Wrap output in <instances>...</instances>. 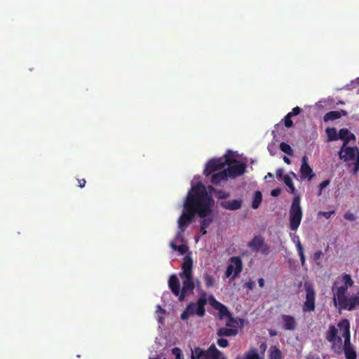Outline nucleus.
<instances>
[{"label": "nucleus", "instance_id": "1", "mask_svg": "<svg viewBox=\"0 0 359 359\" xmlns=\"http://www.w3.org/2000/svg\"><path fill=\"white\" fill-rule=\"evenodd\" d=\"M214 200L201 182L194 186L188 192L184 203V210L177 220V237L183 236L196 214L201 218L209 215Z\"/></svg>", "mask_w": 359, "mask_h": 359}, {"label": "nucleus", "instance_id": "2", "mask_svg": "<svg viewBox=\"0 0 359 359\" xmlns=\"http://www.w3.org/2000/svg\"><path fill=\"white\" fill-rule=\"evenodd\" d=\"M182 287H180V282L175 274H172L168 280V287L172 293L178 297L180 302H183L185 297L192 294L195 284L192 276H183Z\"/></svg>", "mask_w": 359, "mask_h": 359}, {"label": "nucleus", "instance_id": "3", "mask_svg": "<svg viewBox=\"0 0 359 359\" xmlns=\"http://www.w3.org/2000/svg\"><path fill=\"white\" fill-rule=\"evenodd\" d=\"M338 327L344 337V352L346 359H356L357 355L351 343L350 323L347 319H343L338 323Z\"/></svg>", "mask_w": 359, "mask_h": 359}, {"label": "nucleus", "instance_id": "4", "mask_svg": "<svg viewBox=\"0 0 359 359\" xmlns=\"http://www.w3.org/2000/svg\"><path fill=\"white\" fill-rule=\"evenodd\" d=\"M206 304V293L203 292V294L198 299L196 302H191L187 306L185 311L181 314V319L186 320L190 316L194 315L203 317L205 313V306Z\"/></svg>", "mask_w": 359, "mask_h": 359}, {"label": "nucleus", "instance_id": "5", "mask_svg": "<svg viewBox=\"0 0 359 359\" xmlns=\"http://www.w3.org/2000/svg\"><path fill=\"white\" fill-rule=\"evenodd\" d=\"M300 201L299 196H294L289 210V223L292 231L297 230L302 219L303 212Z\"/></svg>", "mask_w": 359, "mask_h": 359}, {"label": "nucleus", "instance_id": "6", "mask_svg": "<svg viewBox=\"0 0 359 359\" xmlns=\"http://www.w3.org/2000/svg\"><path fill=\"white\" fill-rule=\"evenodd\" d=\"M339 309L353 311L359 307V291L352 294H346L336 300Z\"/></svg>", "mask_w": 359, "mask_h": 359}, {"label": "nucleus", "instance_id": "7", "mask_svg": "<svg viewBox=\"0 0 359 359\" xmlns=\"http://www.w3.org/2000/svg\"><path fill=\"white\" fill-rule=\"evenodd\" d=\"M304 289L306 297L302 305V311L304 313H311L314 311L316 309V292L313 287L308 283H305Z\"/></svg>", "mask_w": 359, "mask_h": 359}, {"label": "nucleus", "instance_id": "8", "mask_svg": "<svg viewBox=\"0 0 359 359\" xmlns=\"http://www.w3.org/2000/svg\"><path fill=\"white\" fill-rule=\"evenodd\" d=\"M338 330L333 325L329 326L326 332V339L332 344V348L335 352L339 353L341 350L342 339L337 335Z\"/></svg>", "mask_w": 359, "mask_h": 359}, {"label": "nucleus", "instance_id": "9", "mask_svg": "<svg viewBox=\"0 0 359 359\" xmlns=\"http://www.w3.org/2000/svg\"><path fill=\"white\" fill-rule=\"evenodd\" d=\"M358 152L357 147H348L342 145L339 151V158L344 162L353 161Z\"/></svg>", "mask_w": 359, "mask_h": 359}, {"label": "nucleus", "instance_id": "10", "mask_svg": "<svg viewBox=\"0 0 359 359\" xmlns=\"http://www.w3.org/2000/svg\"><path fill=\"white\" fill-rule=\"evenodd\" d=\"M210 303L211 306L219 311V317L220 319H223L224 317H227L229 320L231 322H235L234 318L232 317L231 313L229 311L227 307L217 301L212 296L211 297Z\"/></svg>", "mask_w": 359, "mask_h": 359}, {"label": "nucleus", "instance_id": "11", "mask_svg": "<svg viewBox=\"0 0 359 359\" xmlns=\"http://www.w3.org/2000/svg\"><path fill=\"white\" fill-rule=\"evenodd\" d=\"M231 264L227 266L226 276L230 277L233 273V278L236 277L242 271V261L239 257H233L231 258Z\"/></svg>", "mask_w": 359, "mask_h": 359}, {"label": "nucleus", "instance_id": "12", "mask_svg": "<svg viewBox=\"0 0 359 359\" xmlns=\"http://www.w3.org/2000/svg\"><path fill=\"white\" fill-rule=\"evenodd\" d=\"M223 168V163L219 158H212L206 163L203 173L206 177H208L212 175L213 172L220 170Z\"/></svg>", "mask_w": 359, "mask_h": 359}, {"label": "nucleus", "instance_id": "13", "mask_svg": "<svg viewBox=\"0 0 359 359\" xmlns=\"http://www.w3.org/2000/svg\"><path fill=\"white\" fill-rule=\"evenodd\" d=\"M232 323L229 320L226 324V327L218 329L217 332V336L219 337L236 336L238 332V327L233 325ZM233 323H236V321L235 320Z\"/></svg>", "mask_w": 359, "mask_h": 359}, {"label": "nucleus", "instance_id": "14", "mask_svg": "<svg viewBox=\"0 0 359 359\" xmlns=\"http://www.w3.org/2000/svg\"><path fill=\"white\" fill-rule=\"evenodd\" d=\"M315 174L313 169L308 163V158L304 156L302 158V165L300 168V176L302 180L308 179L311 180Z\"/></svg>", "mask_w": 359, "mask_h": 359}, {"label": "nucleus", "instance_id": "15", "mask_svg": "<svg viewBox=\"0 0 359 359\" xmlns=\"http://www.w3.org/2000/svg\"><path fill=\"white\" fill-rule=\"evenodd\" d=\"M229 177H236L242 175L246 170V165L243 163H238L229 165L225 169Z\"/></svg>", "mask_w": 359, "mask_h": 359}, {"label": "nucleus", "instance_id": "16", "mask_svg": "<svg viewBox=\"0 0 359 359\" xmlns=\"http://www.w3.org/2000/svg\"><path fill=\"white\" fill-rule=\"evenodd\" d=\"M192 266L193 260L191 257L188 255L185 256L182 264V271L179 274L181 279H183V276H192Z\"/></svg>", "mask_w": 359, "mask_h": 359}, {"label": "nucleus", "instance_id": "17", "mask_svg": "<svg viewBox=\"0 0 359 359\" xmlns=\"http://www.w3.org/2000/svg\"><path fill=\"white\" fill-rule=\"evenodd\" d=\"M283 328L285 330H294L297 327V322L292 316L283 314L281 316Z\"/></svg>", "mask_w": 359, "mask_h": 359}, {"label": "nucleus", "instance_id": "18", "mask_svg": "<svg viewBox=\"0 0 359 359\" xmlns=\"http://www.w3.org/2000/svg\"><path fill=\"white\" fill-rule=\"evenodd\" d=\"M220 205L222 208L226 210H236L241 208L242 201L238 199L225 201L221 202Z\"/></svg>", "mask_w": 359, "mask_h": 359}, {"label": "nucleus", "instance_id": "19", "mask_svg": "<svg viewBox=\"0 0 359 359\" xmlns=\"http://www.w3.org/2000/svg\"><path fill=\"white\" fill-rule=\"evenodd\" d=\"M355 135L351 133L347 128L339 130V140L343 141V145H347L350 141H355Z\"/></svg>", "mask_w": 359, "mask_h": 359}, {"label": "nucleus", "instance_id": "20", "mask_svg": "<svg viewBox=\"0 0 359 359\" xmlns=\"http://www.w3.org/2000/svg\"><path fill=\"white\" fill-rule=\"evenodd\" d=\"M350 287L351 286H349V285H346L344 284L339 287H337L336 288V290L332 288V291H333V299H333V302H334V304L335 306H337L336 300L339 299V298H341L344 295L348 294L347 290H348V288Z\"/></svg>", "mask_w": 359, "mask_h": 359}, {"label": "nucleus", "instance_id": "21", "mask_svg": "<svg viewBox=\"0 0 359 359\" xmlns=\"http://www.w3.org/2000/svg\"><path fill=\"white\" fill-rule=\"evenodd\" d=\"M348 113L345 110H340V111H331L327 113H326L323 116V121L325 122H327L329 121H334L336 119H338L341 118L342 116H347Z\"/></svg>", "mask_w": 359, "mask_h": 359}, {"label": "nucleus", "instance_id": "22", "mask_svg": "<svg viewBox=\"0 0 359 359\" xmlns=\"http://www.w3.org/2000/svg\"><path fill=\"white\" fill-rule=\"evenodd\" d=\"M264 239L260 236H255L248 243V247L255 252H259L262 245H264Z\"/></svg>", "mask_w": 359, "mask_h": 359}, {"label": "nucleus", "instance_id": "23", "mask_svg": "<svg viewBox=\"0 0 359 359\" xmlns=\"http://www.w3.org/2000/svg\"><path fill=\"white\" fill-rule=\"evenodd\" d=\"M292 241L295 243L297 250L300 258L301 264L302 266H304L306 263V257L304 252V248L300 242L299 236L294 234Z\"/></svg>", "mask_w": 359, "mask_h": 359}, {"label": "nucleus", "instance_id": "24", "mask_svg": "<svg viewBox=\"0 0 359 359\" xmlns=\"http://www.w3.org/2000/svg\"><path fill=\"white\" fill-rule=\"evenodd\" d=\"M228 177V174L224 169L222 171L212 174L210 178V181L212 184L217 185L219 184L221 182L227 180Z\"/></svg>", "mask_w": 359, "mask_h": 359}, {"label": "nucleus", "instance_id": "25", "mask_svg": "<svg viewBox=\"0 0 359 359\" xmlns=\"http://www.w3.org/2000/svg\"><path fill=\"white\" fill-rule=\"evenodd\" d=\"M209 355V348L208 350H203L199 347H196L191 350V359H207Z\"/></svg>", "mask_w": 359, "mask_h": 359}, {"label": "nucleus", "instance_id": "26", "mask_svg": "<svg viewBox=\"0 0 359 359\" xmlns=\"http://www.w3.org/2000/svg\"><path fill=\"white\" fill-rule=\"evenodd\" d=\"M207 359H226V358L222 356V352L212 344L209 347V355Z\"/></svg>", "mask_w": 359, "mask_h": 359}, {"label": "nucleus", "instance_id": "27", "mask_svg": "<svg viewBox=\"0 0 359 359\" xmlns=\"http://www.w3.org/2000/svg\"><path fill=\"white\" fill-rule=\"evenodd\" d=\"M243 359H264V357L259 354L256 348H251L244 353Z\"/></svg>", "mask_w": 359, "mask_h": 359}, {"label": "nucleus", "instance_id": "28", "mask_svg": "<svg viewBox=\"0 0 359 359\" xmlns=\"http://www.w3.org/2000/svg\"><path fill=\"white\" fill-rule=\"evenodd\" d=\"M325 132L328 141H335L339 139V132L337 133L335 128H327Z\"/></svg>", "mask_w": 359, "mask_h": 359}, {"label": "nucleus", "instance_id": "29", "mask_svg": "<svg viewBox=\"0 0 359 359\" xmlns=\"http://www.w3.org/2000/svg\"><path fill=\"white\" fill-rule=\"evenodd\" d=\"M282 354L280 349L276 346H272L269 348V359H281Z\"/></svg>", "mask_w": 359, "mask_h": 359}, {"label": "nucleus", "instance_id": "30", "mask_svg": "<svg viewBox=\"0 0 359 359\" xmlns=\"http://www.w3.org/2000/svg\"><path fill=\"white\" fill-rule=\"evenodd\" d=\"M262 201V195L259 191H255L253 197V200L252 202V208L253 209H257L260 205V203Z\"/></svg>", "mask_w": 359, "mask_h": 359}, {"label": "nucleus", "instance_id": "31", "mask_svg": "<svg viewBox=\"0 0 359 359\" xmlns=\"http://www.w3.org/2000/svg\"><path fill=\"white\" fill-rule=\"evenodd\" d=\"M283 180L285 185L289 188L290 192L291 194H294L295 192V187L294 186L292 179L291 178L290 175H284Z\"/></svg>", "mask_w": 359, "mask_h": 359}, {"label": "nucleus", "instance_id": "32", "mask_svg": "<svg viewBox=\"0 0 359 359\" xmlns=\"http://www.w3.org/2000/svg\"><path fill=\"white\" fill-rule=\"evenodd\" d=\"M222 160V162L223 163V166L224 167L226 165H231L234 162H236V161L234 159V158L232 156L231 151H229V154H225L223 157L219 158Z\"/></svg>", "mask_w": 359, "mask_h": 359}, {"label": "nucleus", "instance_id": "33", "mask_svg": "<svg viewBox=\"0 0 359 359\" xmlns=\"http://www.w3.org/2000/svg\"><path fill=\"white\" fill-rule=\"evenodd\" d=\"M280 150L284 152L285 154L289 155V156H292L293 155V150L291 148V147L285 143V142H281L280 144Z\"/></svg>", "mask_w": 359, "mask_h": 359}, {"label": "nucleus", "instance_id": "34", "mask_svg": "<svg viewBox=\"0 0 359 359\" xmlns=\"http://www.w3.org/2000/svg\"><path fill=\"white\" fill-rule=\"evenodd\" d=\"M204 281H205V286L207 287H212L215 284V280H214V278L212 275L208 273H205L204 274Z\"/></svg>", "mask_w": 359, "mask_h": 359}, {"label": "nucleus", "instance_id": "35", "mask_svg": "<svg viewBox=\"0 0 359 359\" xmlns=\"http://www.w3.org/2000/svg\"><path fill=\"white\" fill-rule=\"evenodd\" d=\"M341 281L344 284L349 286H353L354 281L352 280L351 276L347 273H344L341 276Z\"/></svg>", "mask_w": 359, "mask_h": 359}, {"label": "nucleus", "instance_id": "36", "mask_svg": "<svg viewBox=\"0 0 359 359\" xmlns=\"http://www.w3.org/2000/svg\"><path fill=\"white\" fill-rule=\"evenodd\" d=\"M324 256V253L321 250L316 251L313 255V259L317 266H320V259Z\"/></svg>", "mask_w": 359, "mask_h": 359}, {"label": "nucleus", "instance_id": "37", "mask_svg": "<svg viewBox=\"0 0 359 359\" xmlns=\"http://www.w3.org/2000/svg\"><path fill=\"white\" fill-rule=\"evenodd\" d=\"M230 196L229 193L226 192L223 190H218L216 191V196L219 199H226Z\"/></svg>", "mask_w": 359, "mask_h": 359}, {"label": "nucleus", "instance_id": "38", "mask_svg": "<svg viewBox=\"0 0 359 359\" xmlns=\"http://www.w3.org/2000/svg\"><path fill=\"white\" fill-rule=\"evenodd\" d=\"M291 115L287 114L284 118V124L285 126L287 128H292L293 126V122L291 120Z\"/></svg>", "mask_w": 359, "mask_h": 359}, {"label": "nucleus", "instance_id": "39", "mask_svg": "<svg viewBox=\"0 0 359 359\" xmlns=\"http://www.w3.org/2000/svg\"><path fill=\"white\" fill-rule=\"evenodd\" d=\"M217 344L219 346H220L222 348H226L229 346L228 340L226 339H224L222 337L217 339Z\"/></svg>", "mask_w": 359, "mask_h": 359}, {"label": "nucleus", "instance_id": "40", "mask_svg": "<svg viewBox=\"0 0 359 359\" xmlns=\"http://www.w3.org/2000/svg\"><path fill=\"white\" fill-rule=\"evenodd\" d=\"M259 252L264 255H267L270 252V247L264 242L261 249H259Z\"/></svg>", "mask_w": 359, "mask_h": 359}, {"label": "nucleus", "instance_id": "41", "mask_svg": "<svg viewBox=\"0 0 359 359\" xmlns=\"http://www.w3.org/2000/svg\"><path fill=\"white\" fill-rule=\"evenodd\" d=\"M212 218L203 217V220L201 222V226L202 227L207 229L210 226V224L212 223Z\"/></svg>", "mask_w": 359, "mask_h": 359}, {"label": "nucleus", "instance_id": "42", "mask_svg": "<svg viewBox=\"0 0 359 359\" xmlns=\"http://www.w3.org/2000/svg\"><path fill=\"white\" fill-rule=\"evenodd\" d=\"M172 353L175 356V359H182L181 358V350L179 348H173L172 349Z\"/></svg>", "mask_w": 359, "mask_h": 359}, {"label": "nucleus", "instance_id": "43", "mask_svg": "<svg viewBox=\"0 0 359 359\" xmlns=\"http://www.w3.org/2000/svg\"><path fill=\"white\" fill-rule=\"evenodd\" d=\"M302 111V109L299 107H295L292 109V111L288 114L291 115V116H297L300 114Z\"/></svg>", "mask_w": 359, "mask_h": 359}, {"label": "nucleus", "instance_id": "44", "mask_svg": "<svg viewBox=\"0 0 359 359\" xmlns=\"http://www.w3.org/2000/svg\"><path fill=\"white\" fill-rule=\"evenodd\" d=\"M334 213V210L328 211V212L320 211V212H319L318 215H323L326 219H329L331 217V215H333Z\"/></svg>", "mask_w": 359, "mask_h": 359}, {"label": "nucleus", "instance_id": "45", "mask_svg": "<svg viewBox=\"0 0 359 359\" xmlns=\"http://www.w3.org/2000/svg\"><path fill=\"white\" fill-rule=\"evenodd\" d=\"M344 219L349 221H354L355 219V215L349 212H347L344 214Z\"/></svg>", "mask_w": 359, "mask_h": 359}, {"label": "nucleus", "instance_id": "46", "mask_svg": "<svg viewBox=\"0 0 359 359\" xmlns=\"http://www.w3.org/2000/svg\"><path fill=\"white\" fill-rule=\"evenodd\" d=\"M187 250V247L184 245H180L177 246V251H178L181 255H184L186 253Z\"/></svg>", "mask_w": 359, "mask_h": 359}, {"label": "nucleus", "instance_id": "47", "mask_svg": "<svg viewBox=\"0 0 359 359\" xmlns=\"http://www.w3.org/2000/svg\"><path fill=\"white\" fill-rule=\"evenodd\" d=\"M266 348H267V345L265 342H262L260 344V345H259V350L261 352V354H259L260 355H263L264 357V353L266 350Z\"/></svg>", "mask_w": 359, "mask_h": 359}, {"label": "nucleus", "instance_id": "48", "mask_svg": "<svg viewBox=\"0 0 359 359\" xmlns=\"http://www.w3.org/2000/svg\"><path fill=\"white\" fill-rule=\"evenodd\" d=\"M330 184V180H324L320 184H319V189H320V193L319 194H320L321 193V191L325 188L328 184Z\"/></svg>", "mask_w": 359, "mask_h": 359}, {"label": "nucleus", "instance_id": "49", "mask_svg": "<svg viewBox=\"0 0 359 359\" xmlns=\"http://www.w3.org/2000/svg\"><path fill=\"white\" fill-rule=\"evenodd\" d=\"M280 192H281V189H279V188H276V189H273L271 191V195L273 197H277L280 194Z\"/></svg>", "mask_w": 359, "mask_h": 359}, {"label": "nucleus", "instance_id": "50", "mask_svg": "<svg viewBox=\"0 0 359 359\" xmlns=\"http://www.w3.org/2000/svg\"><path fill=\"white\" fill-rule=\"evenodd\" d=\"M283 168H278L276 170V177L278 179H283Z\"/></svg>", "mask_w": 359, "mask_h": 359}, {"label": "nucleus", "instance_id": "51", "mask_svg": "<svg viewBox=\"0 0 359 359\" xmlns=\"http://www.w3.org/2000/svg\"><path fill=\"white\" fill-rule=\"evenodd\" d=\"M245 286L249 290H253L255 287V283L253 281H248L245 283Z\"/></svg>", "mask_w": 359, "mask_h": 359}, {"label": "nucleus", "instance_id": "52", "mask_svg": "<svg viewBox=\"0 0 359 359\" xmlns=\"http://www.w3.org/2000/svg\"><path fill=\"white\" fill-rule=\"evenodd\" d=\"M78 183H79V187L80 188H83L86 185V182L85 179H79V180H78Z\"/></svg>", "mask_w": 359, "mask_h": 359}, {"label": "nucleus", "instance_id": "53", "mask_svg": "<svg viewBox=\"0 0 359 359\" xmlns=\"http://www.w3.org/2000/svg\"><path fill=\"white\" fill-rule=\"evenodd\" d=\"M258 284L260 287H263L264 285V280L262 278L258 279Z\"/></svg>", "mask_w": 359, "mask_h": 359}, {"label": "nucleus", "instance_id": "54", "mask_svg": "<svg viewBox=\"0 0 359 359\" xmlns=\"http://www.w3.org/2000/svg\"><path fill=\"white\" fill-rule=\"evenodd\" d=\"M283 161H284V162H285V163H287V164H288V165L291 164V161H290V159L288 157H287V156H284V157H283Z\"/></svg>", "mask_w": 359, "mask_h": 359}, {"label": "nucleus", "instance_id": "55", "mask_svg": "<svg viewBox=\"0 0 359 359\" xmlns=\"http://www.w3.org/2000/svg\"><path fill=\"white\" fill-rule=\"evenodd\" d=\"M200 233L202 234V235H204L207 233V231H206V229L204 228V227H202L201 226V229H200Z\"/></svg>", "mask_w": 359, "mask_h": 359}, {"label": "nucleus", "instance_id": "56", "mask_svg": "<svg viewBox=\"0 0 359 359\" xmlns=\"http://www.w3.org/2000/svg\"><path fill=\"white\" fill-rule=\"evenodd\" d=\"M177 246L178 245H175L173 242L170 243V247L173 250L177 251Z\"/></svg>", "mask_w": 359, "mask_h": 359}, {"label": "nucleus", "instance_id": "57", "mask_svg": "<svg viewBox=\"0 0 359 359\" xmlns=\"http://www.w3.org/2000/svg\"><path fill=\"white\" fill-rule=\"evenodd\" d=\"M269 334L271 337H274V336H276L277 335V333L275 330H269Z\"/></svg>", "mask_w": 359, "mask_h": 359}, {"label": "nucleus", "instance_id": "58", "mask_svg": "<svg viewBox=\"0 0 359 359\" xmlns=\"http://www.w3.org/2000/svg\"><path fill=\"white\" fill-rule=\"evenodd\" d=\"M358 170H359V166L354 164L353 173L354 174L357 173L358 172Z\"/></svg>", "mask_w": 359, "mask_h": 359}, {"label": "nucleus", "instance_id": "59", "mask_svg": "<svg viewBox=\"0 0 359 359\" xmlns=\"http://www.w3.org/2000/svg\"><path fill=\"white\" fill-rule=\"evenodd\" d=\"M354 164L359 166V157H355Z\"/></svg>", "mask_w": 359, "mask_h": 359}, {"label": "nucleus", "instance_id": "60", "mask_svg": "<svg viewBox=\"0 0 359 359\" xmlns=\"http://www.w3.org/2000/svg\"><path fill=\"white\" fill-rule=\"evenodd\" d=\"M157 308H158V311H161V312H163V313H164V312H165V311H164V310L161 307V306H159V305H158V306H157Z\"/></svg>", "mask_w": 359, "mask_h": 359}, {"label": "nucleus", "instance_id": "61", "mask_svg": "<svg viewBox=\"0 0 359 359\" xmlns=\"http://www.w3.org/2000/svg\"><path fill=\"white\" fill-rule=\"evenodd\" d=\"M290 174L292 175L294 177H297V175L294 172H290Z\"/></svg>", "mask_w": 359, "mask_h": 359}, {"label": "nucleus", "instance_id": "62", "mask_svg": "<svg viewBox=\"0 0 359 359\" xmlns=\"http://www.w3.org/2000/svg\"><path fill=\"white\" fill-rule=\"evenodd\" d=\"M267 175L271 177V178H273V175L271 172H268Z\"/></svg>", "mask_w": 359, "mask_h": 359}, {"label": "nucleus", "instance_id": "63", "mask_svg": "<svg viewBox=\"0 0 359 359\" xmlns=\"http://www.w3.org/2000/svg\"><path fill=\"white\" fill-rule=\"evenodd\" d=\"M355 157H359V149L358 148V152L356 153Z\"/></svg>", "mask_w": 359, "mask_h": 359}, {"label": "nucleus", "instance_id": "64", "mask_svg": "<svg viewBox=\"0 0 359 359\" xmlns=\"http://www.w3.org/2000/svg\"><path fill=\"white\" fill-rule=\"evenodd\" d=\"M339 103V104H344V102L343 101H340Z\"/></svg>", "mask_w": 359, "mask_h": 359}]
</instances>
